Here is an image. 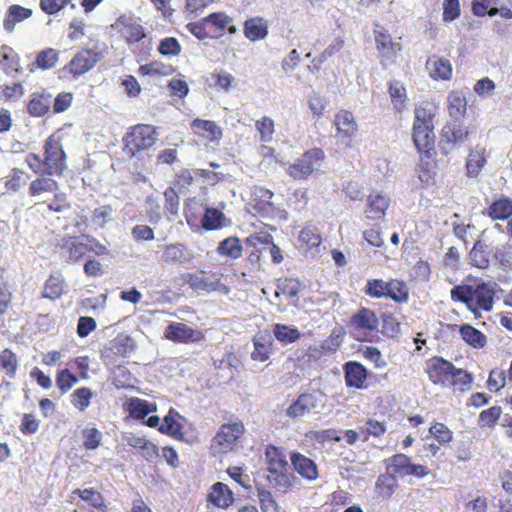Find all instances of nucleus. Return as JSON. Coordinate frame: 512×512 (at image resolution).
<instances>
[{
	"instance_id": "f257e3e1",
	"label": "nucleus",
	"mask_w": 512,
	"mask_h": 512,
	"mask_svg": "<svg viewBox=\"0 0 512 512\" xmlns=\"http://www.w3.org/2000/svg\"><path fill=\"white\" fill-rule=\"evenodd\" d=\"M25 163L35 174L46 176H62L67 170V156L61 139L52 134L44 142L43 155L30 152Z\"/></svg>"
},
{
	"instance_id": "f03ea898",
	"label": "nucleus",
	"mask_w": 512,
	"mask_h": 512,
	"mask_svg": "<svg viewBox=\"0 0 512 512\" xmlns=\"http://www.w3.org/2000/svg\"><path fill=\"white\" fill-rule=\"evenodd\" d=\"M495 284L482 282L476 285H457L451 290L453 301L464 303L475 316L481 311L492 310L495 301Z\"/></svg>"
},
{
	"instance_id": "7ed1b4c3",
	"label": "nucleus",
	"mask_w": 512,
	"mask_h": 512,
	"mask_svg": "<svg viewBox=\"0 0 512 512\" xmlns=\"http://www.w3.org/2000/svg\"><path fill=\"white\" fill-rule=\"evenodd\" d=\"M157 141L158 132L155 126L143 123L132 125L122 137L123 153L129 159H140Z\"/></svg>"
},
{
	"instance_id": "20e7f679",
	"label": "nucleus",
	"mask_w": 512,
	"mask_h": 512,
	"mask_svg": "<svg viewBox=\"0 0 512 512\" xmlns=\"http://www.w3.org/2000/svg\"><path fill=\"white\" fill-rule=\"evenodd\" d=\"M186 29L198 40L216 39L226 33L235 34L237 32L233 18L225 12L210 13L199 21L188 23Z\"/></svg>"
},
{
	"instance_id": "39448f33",
	"label": "nucleus",
	"mask_w": 512,
	"mask_h": 512,
	"mask_svg": "<svg viewBox=\"0 0 512 512\" xmlns=\"http://www.w3.org/2000/svg\"><path fill=\"white\" fill-rule=\"evenodd\" d=\"M107 53L105 44H95L92 48H82L60 70L61 77L76 80L92 70Z\"/></svg>"
},
{
	"instance_id": "423d86ee",
	"label": "nucleus",
	"mask_w": 512,
	"mask_h": 512,
	"mask_svg": "<svg viewBox=\"0 0 512 512\" xmlns=\"http://www.w3.org/2000/svg\"><path fill=\"white\" fill-rule=\"evenodd\" d=\"M498 230L484 229L478 239L474 242L469 252V263L478 269H487L494 259V249L496 248V238H502L500 225L496 224Z\"/></svg>"
},
{
	"instance_id": "0eeeda50",
	"label": "nucleus",
	"mask_w": 512,
	"mask_h": 512,
	"mask_svg": "<svg viewBox=\"0 0 512 512\" xmlns=\"http://www.w3.org/2000/svg\"><path fill=\"white\" fill-rule=\"evenodd\" d=\"M264 463L271 483L283 488L291 485V474L288 472V462L282 447L268 444L265 447Z\"/></svg>"
},
{
	"instance_id": "6e6552de",
	"label": "nucleus",
	"mask_w": 512,
	"mask_h": 512,
	"mask_svg": "<svg viewBox=\"0 0 512 512\" xmlns=\"http://www.w3.org/2000/svg\"><path fill=\"white\" fill-rule=\"evenodd\" d=\"M244 432V424L240 421L222 424L211 440L210 453L216 456L234 451Z\"/></svg>"
},
{
	"instance_id": "1a4fd4ad",
	"label": "nucleus",
	"mask_w": 512,
	"mask_h": 512,
	"mask_svg": "<svg viewBox=\"0 0 512 512\" xmlns=\"http://www.w3.org/2000/svg\"><path fill=\"white\" fill-rule=\"evenodd\" d=\"M222 277L223 275L217 272L198 270L185 273L182 279L195 292H219L227 295L230 293V287L222 282Z\"/></svg>"
},
{
	"instance_id": "9d476101",
	"label": "nucleus",
	"mask_w": 512,
	"mask_h": 512,
	"mask_svg": "<svg viewBox=\"0 0 512 512\" xmlns=\"http://www.w3.org/2000/svg\"><path fill=\"white\" fill-rule=\"evenodd\" d=\"M324 158L325 154L321 148L309 149L289 165L287 174L294 180H305L313 174Z\"/></svg>"
},
{
	"instance_id": "9b49d317",
	"label": "nucleus",
	"mask_w": 512,
	"mask_h": 512,
	"mask_svg": "<svg viewBox=\"0 0 512 512\" xmlns=\"http://www.w3.org/2000/svg\"><path fill=\"white\" fill-rule=\"evenodd\" d=\"M386 471L395 477L413 476L419 479L430 474L426 465L412 463L411 458L403 453L394 454L386 460Z\"/></svg>"
},
{
	"instance_id": "f8f14e48",
	"label": "nucleus",
	"mask_w": 512,
	"mask_h": 512,
	"mask_svg": "<svg viewBox=\"0 0 512 512\" xmlns=\"http://www.w3.org/2000/svg\"><path fill=\"white\" fill-rule=\"evenodd\" d=\"M88 242H81L77 237L63 238L60 245L61 251L70 262H78L95 250L96 254L102 255L106 252V247L94 238H87Z\"/></svg>"
},
{
	"instance_id": "ddd939ff",
	"label": "nucleus",
	"mask_w": 512,
	"mask_h": 512,
	"mask_svg": "<svg viewBox=\"0 0 512 512\" xmlns=\"http://www.w3.org/2000/svg\"><path fill=\"white\" fill-rule=\"evenodd\" d=\"M379 319L376 313L366 307L360 308L349 320V327L358 334L360 341H372L378 331Z\"/></svg>"
},
{
	"instance_id": "4468645a",
	"label": "nucleus",
	"mask_w": 512,
	"mask_h": 512,
	"mask_svg": "<svg viewBox=\"0 0 512 512\" xmlns=\"http://www.w3.org/2000/svg\"><path fill=\"white\" fill-rule=\"evenodd\" d=\"M113 26L120 38L129 46L139 43L147 36L140 18L132 15L119 16Z\"/></svg>"
},
{
	"instance_id": "2eb2a0df",
	"label": "nucleus",
	"mask_w": 512,
	"mask_h": 512,
	"mask_svg": "<svg viewBox=\"0 0 512 512\" xmlns=\"http://www.w3.org/2000/svg\"><path fill=\"white\" fill-rule=\"evenodd\" d=\"M274 193L263 186L255 185L251 188L249 206L255 215L262 218H272L276 207L272 202Z\"/></svg>"
},
{
	"instance_id": "dca6fc26",
	"label": "nucleus",
	"mask_w": 512,
	"mask_h": 512,
	"mask_svg": "<svg viewBox=\"0 0 512 512\" xmlns=\"http://www.w3.org/2000/svg\"><path fill=\"white\" fill-rule=\"evenodd\" d=\"M373 34L376 48L381 58L390 62H395L396 57L400 54L403 48L401 42L402 38L398 37L397 39H393L388 30L378 26L374 29Z\"/></svg>"
},
{
	"instance_id": "f3484780",
	"label": "nucleus",
	"mask_w": 512,
	"mask_h": 512,
	"mask_svg": "<svg viewBox=\"0 0 512 512\" xmlns=\"http://www.w3.org/2000/svg\"><path fill=\"white\" fill-rule=\"evenodd\" d=\"M470 135L467 126L459 120L446 123L441 131L440 150L443 155H448L450 150L458 143L465 142Z\"/></svg>"
},
{
	"instance_id": "a211bd4d",
	"label": "nucleus",
	"mask_w": 512,
	"mask_h": 512,
	"mask_svg": "<svg viewBox=\"0 0 512 512\" xmlns=\"http://www.w3.org/2000/svg\"><path fill=\"white\" fill-rule=\"evenodd\" d=\"M164 338L174 343H196L205 340V334L182 322H171L164 330Z\"/></svg>"
},
{
	"instance_id": "6ab92c4d",
	"label": "nucleus",
	"mask_w": 512,
	"mask_h": 512,
	"mask_svg": "<svg viewBox=\"0 0 512 512\" xmlns=\"http://www.w3.org/2000/svg\"><path fill=\"white\" fill-rule=\"evenodd\" d=\"M333 125L336 128V137L346 145H350L358 132V124L353 113L342 109L334 116Z\"/></svg>"
},
{
	"instance_id": "aec40b11",
	"label": "nucleus",
	"mask_w": 512,
	"mask_h": 512,
	"mask_svg": "<svg viewBox=\"0 0 512 512\" xmlns=\"http://www.w3.org/2000/svg\"><path fill=\"white\" fill-rule=\"evenodd\" d=\"M454 364L443 357L434 356L427 362L425 372L429 380L442 387H446L448 384V378L453 371Z\"/></svg>"
},
{
	"instance_id": "412c9836",
	"label": "nucleus",
	"mask_w": 512,
	"mask_h": 512,
	"mask_svg": "<svg viewBox=\"0 0 512 512\" xmlns=\"http://www.w3.org/2000/svg\"><path fill=\"white\" fill-rule=\"evenodd\" d=\"M344 381L347 388L362 390L366 388L368 371L358 361H348L343 365Z\"/></svg>"
},
{
	"instance_id": "4be33fe9",
	"label": "nucleus",
	"mask_w": 512,
	"mask_h": 512,
	"mask_svg": "<svg viewBox=\"0 0 512 512\" xmlns=\"http://www.w3.org/2000/svg\"><path fill=\"white\" fill-rule=\"evenodd\" d=\"M317 407V397L313 393L304 392L287 407L285 414L290 419H299Z\"/></svg>"
},
{
	"instance_id": "5701e85b",
	"label": "nucleus",
	"mask_w": 512,
	"mask_h": 512,
	"mask_svg": "<svg viewBox=\"0 0 512 512\" xmlns=\"http://www.w3.org/2000/svg\"><path fill=\"white\" fill-rule=\"evenodd\" d=\"M390 199L380 193V192H372L367 196L366 205L364 209V213L367 219L370 220H382L386 211L389 208Z\"/></svg>"
},
{
	"instance_id": "b1692460",
	"label": "nucleus",
	"mask_w": 512,
	"mask_h": 512,
	"mask_svg": "<svg viewBox=\"0 0 512 512\" xmlns=\"http://www.w3.org/2000/svg\"><path fill=\"white\" fill-rule=\"evenodd\" d=\"M412 140L418 153L436 154L434 128L412 127Z\"/></svg>"
},
{
	"instance_id": "393cba45",
	"label": "nucleus",
	"mask_w": 512,
	"mask_h": 512,
	"mask_svg": "<svg viewBox=\"0 0 512 512\" xmlns=\"http://www.w3.org/2000/svg\"><path fill=\"white\" fill-rule=\"evenodd\" d=\"M290 461L293 469L305 480L314 481L318 478V466L304 454L293 451L290 453Z\"/></svg>"
},
{
	"instance_id": "a878e982",
	"label": "nucleus",
	"mask_w": 512,
	"mask_h": 512,
	"mask_svg": "<svg viewBox=\"0 0 512 512\" xmlns=\"http://www.w3.org/2000/svg\"><path fill=\"white\" fill-rule=\"evenodd\" d=\"M134 348L135 343L130 336H118L110 341L101 353L103 358L113 361L116 357H126Z\"/></svg>"
},
{
	"instance_id": "bb28decb",
	"label": "nucleus",
	"mask_w": 512,
	"mask_h": 512,
	"mask_svg": "<svg viewBox=\"0 0 512 512\" xmlns=\"http://www.w3.org/2000/svg\"><path fill=\"white\" fill-rule=\"evenodd\" d=\"M426 68L429 71L430 77L434 80L448 81L453 74L450 61L437 55H431L427 58Z\"/></svg>"
},
{
	"instance_id": "cd10ccee",
	"label": "nucleus",
	"mask_w": 512,
	"mask_h": 512,
	"mask_svg": "<svg viewBox=\"0 0 512 512\" xmlns=\"http://www.w3.org/2000/svg\"><path fill=\"white\" fill-rule=\"evenodd\" d=\"M193 133L209 142H217L222 138V129L212 120L196 118L191 122Z\"/></svg>"
},
{
	"instance_id": "c85d7f7f",
	"label": "nucleus",
	"mask_w": 512,
	"mask_h": 512,
	"mask_svg": "<svg viewBox=\"0 0 512 512\" xmlns=\"http://www.w3.org/2000/svg\"><path fill=\"white\" fill-rule=\"evenodd\" d=\"M38 177L33 179L28 187V195L32 198H39L45 194H53L60 189L58 181L52 176L37 174Z\"/></svg>"
},
{
	"instance_id": "c756f323",
	"label": "nucleus",
	"mask_w": 512,
	"mask_h": 512,
	"mask_svg": "<svg viewBox=\"0 0 512 512\" xmlns=\"http://www.w3.org/2000/svg\"><path fill=\"white\" fill-rule=\"evenodd\" d=\"M268 32V21L261 16L248 18L243 23V34L252 42L265 39Z\"/></svg>"
},
{
	"instance_id": "7c9ffc66",
	"label": "nucleus",
	"mask_w": 512,
	"mask_h": 512,
	"mask_svg": "<svg viewBox=\"0 0 512 512\" xmlns=\"http://www.w3.org/2000/svg\"><path fill=\"white\" fill-rule=\"evenodd\" d=\"M162 260L166 264L183 265L192 260V255L185 245L173 243L165 246Z\"/></svg>"
},
{
	"instance_id": "2f4dec72",
	"label": "nucleus",
	"mask_w": 512,
	"mask_h": 512,
	"mask_svg": "<svg viewBox=\"0 0 512 512\" xmlns=\"http://www.w3.org/2000/svg\"><path fill=\"white\" fill-rule=\"evenodd\" d=\"M207 501L215 507L226 509L233 503L234 497L228 485L216 482L208 493Z\"/></svg>"
},
{
	"instance_id": "473e14b6",
	"label": "nucleus",
	"mask_w": 512,
	"mask_h": 512,
	"mask_svg": "<svg viewBox=\"0 0 512 512\" xmlns=\"http://www.w3.org/2000/svg\"><path fill=\"white\" fill-rule=\"evenodd\" d=\"M129 416L136 420H142L147 415L157 410V406L139 397H131L123 405Z\"/></svg>"
},
{
	"instance_id": "72a5a7b5",
	"label": "nucleus",
	"mask_w": 512,
	"mask_h": 512,
	"mask_svg": "<svg viewBox=\"0 0 512 512\" xmlns=\"http://www.w3.org/2000/svg\"><path fill=\"white\" fill-rule=\"evenodd\" d=\"M487 162V151L484 146L473 147L466 159V172L469 177H477Z\"/></svg>"
},
{
	"instance_id": "f704fd0d",
	"label": "nucleus",
	"mask_w": 512,
	"mask_h": 512,
	"mask_svg": "<svg viewBox=\"0 0 512 512\" xmlns=\"http://www.w3.org/2000/svg\"><path fill=\"white\" fill-rule=\"evenodd\" d=\"M385 299H390L398 304L406 303L409 300V287L404 280L390 278L386 282Z\"/></svg>"
},
{
	"instance_id": "c9c22d12",
	"label": "nucleus",
	"mask_w": 512,
	"mask_h": 512,
	"mask_svg": "<svg viewBox=\"0 0 512 512\" xmlns=\"http://www.w3.org/2000/svg\"><path fill=\"white\" fill-rule=\"evenodd\" d=\"M447 110L454 120H460L467 112V99L463 91L452 90L447 96Z\"/></svg>"
},
{
	"instance_id": "e433bc0d",
	"label": "nucleus",
	"mask_w": 512,
	"mask_h": 512,
	"mask_svg": "<svg viewBox=\"0 0 512 512\" xmlns=\"http://www.w3.org/2000/svg\"><path fill=\"white\" fill-rule=\"evenodd\" d=\"M399 487L397 477L390 472L380 474L375 482V493L378 498L389 500Z\"/></svg>"
},
{
	"instance_id": "4c0bfd02",
	"label": "nucleus",
	"mask_w": 512,
	"mask_h": 512,
	"mask_svg": "<svg viewBox=\"0 0 512 512\" xmlns=\"http://www.w3.org/2000/svg\"><path fill=\"white\" fill-rule=\"evenodd\" d=\"M65 293V281L60 272L51 273L44 283L42 298L56 300Z\"/></svg>"
},
{
	"instance_id": "58836bf2",
	"label": "nucleus",
	"mask_w": 512,
	"mask_h": 512,
	"mask_svg": "<svg viewBox=\"0 0 512 512\" xmlns=\"http://www.w3.org/2000/svg\"><path fill=\"white\" fill-rule=\"evenodd\" d=\"M51 102V95L49 93H33L27 104V112L32 117H42L48 113Z\"/></svg>"
},
{
	"instance_id": "ea45409f",
	"label": "nucleus",
	"mask_w": 512,
	"mask_h": 512,
	"mask_svg": "<svg viewBox=\"0 0 512 512\" xmlns=\"http://www.w3.org/2000/svg\"><path fill=\"white\" fill-rule=\"evenodd\" d=\"M32 10L29 8H25L18 4H13L8 7L4 21L3 27L7 32H12L14 30L15 25L18 22H21L25 19H28L32 16Z\"/></svg>"
},
{
	"instance_id": "a19ab883",
	"label": "nucleus",
	"mask_w": 512,
	"mask_h": 512,
	"mask_svg": "<svg viewBox=\"0 0 512 512\" xmlns=\"http://www.w3.org/2000/svg\"><path fill=\"white\" fill-rule=\"evenodd\" d=\"M180 417L179 413L171 408L167 415L164 417L163 422L158 427V430L166 435H169L176 439L183 438V426L177 420Z\"/></svg>"
},
{
	"instance_id": "79ce46f5",
	"label": "nucleus",
	"mask_w": 512,
	"mask_h": 512,
	"mask_svg": "<svg viewBox=\"0 0 512 512\" xmlns=\"http://www.w3.org/2000/svg\"><path fill=\"white\" fill-rule=\"evenodd\" d=\"M446 387L452 388L454 391L466 392L470 389L473 383V375L462 368H457L455 365L453 371L448 378Z\"/></svg>"
},
{
	"instance_id": "37998d69",
	"label": "nucleus",
	"mask_w": 512,
	"mask_h": 512,
	"mask_svg": "<svg viewBox=\"0 0 512 512\" xmlns=\"http://www.w3.org/2000/svg\"><path fill=\"white\" fill-rule=\"evenodd\" d=\"M388 93L395 112L402 113L406 109L407 91L403 83L393 80L389 83Z\"/></svg>"
},
{
	"instance_id": "c03bdc74",
	"label": "nucleus",
	"mask_w": 512,
	"mask_h": 512,
	"mask_svg": "<svg viewBox=\"0 0 512 512\" xmlns=\"http://www.w3.org/2000/svg\"><path fill=\"white\" fill-rule=\"evenodd\" d=\"M492 220H506L512 215V199L502 197L493 201L484 213Z\"/></svg>"
},
{
	"instance_id": "a18cd8bd",
	"label": "nucleus",
	"mask_w": 512,
	"mask_h": 512,
	"mask_svg": "<svg viewBox=\"0 0 512 512\" xmlns=\"http://www.w3.org/2000/svg\"><path fill=\"white\" fill-rule=\"evenodd\" d=\"M459 333L462 340L475 349L483 348L487 343L485 334L470 324L461 325Z\"/></svg>"
},
{
	"instance_id": "49530a36",
	"label": "nucleus",
	"mask_w": 512,
	"mask_h": 512,
	"mask_svg": "<svg viewBox=\"0 0 512 512\" xmlns=\"http://www.w3.org/2000/svg\"><path fill=\"white\" fill-rule=\"evenodd\" d=\"M242 251L243 247L241 245L240 239L235 236L225 238L219 243L217 247V253L219 255L230 258L232 260L240 258Z\"/></svg>"
},
{
	"instance_id": "de8ad7c7",
	"label": "nucleus",
	"mask_w": 512,
	"mask_h": 512,
	"mask_svg": "<svg viewBox=\"0 0 512 512\" xmlns=\"http://www.w3.org/2000/svg\"><path fill=\"white\" fill-rule=\"evenodd\" d=\"M274 337L282 344L288 345L297 342L301 338L300 331L293 326L276 323L273 326Z\"/></svg>"
},
{
	"instance_id": "09e8293b",
	"label": "nucleus",
	"mask_w": 512,
	"mask_h": 512,
	"mask_svg": "<svg viewBox=\"0 0 512 512\" xmlns=\"http://www.w3.org/2000/svg\"><path fill=\"white\" fill-rule=\"evenodd\" d=\"M126 441L130 447L143 451V455L147 459L158 456V447L154 443L147 440L144 436L131 434L130 436L126 437Z\"/></svg>"
},
{
	"instance_id": "8fccbe9b",
	"label": "nucleus",
	"mask_w": 512,
	"mask_h": 512,
	"mask_svg": "<svg viewBox=\"0 0 512 512\" xmlns=\"http://www.w3.org/2000/svg\"><path fill=\"white\" fill-rule=\"evenodd\" d=\"M435 112L432 109L431 104L422 103L417 105L414 110V121L412 127H432L434 128Z\"/></svg>"
},
{
	"instance_id": "3c124183",
	"label": "nucleus",
	"mask_w": 512,
	"mask_h": 512,
	"mask_svg": "<svg viewBox=\"0 0 512 512\" xmlns=\"http://www.w3.org/2000/svg\"><path fill=\"white\" fill-rule=\"evenodd\" d=\"M419 155V163L417 165L418 177L422 182H429L433 178L437 167L436 154H432L429 157L427 153H419Z\"/></svg>"
},
{
	"instance_id": "603ef678",
	"label": "nucleus",
	"mask_w": 512,
	"mask_h": 512,
	"mask_svg": "<svg viewBox=\"0 0 512 512\" xmlns=\"http://www.w3.org/2000/svg\"><path fill=\"white\" fill-rule=\"evenodd\" d=\"M301 291V283L295 278H279L276 283V296L283 295L287 299L296 297Z\"/></svg>"
},
{
	"instance_id": "864d4df0",
	"label": "nucleus",
	"mask_w": 512,
	"mask_h": 512,
	"mask_svg": "<svg viewBox=\"0 0 512 512\" xmlns=\"http://www.w3.org/2000/svg\"><path fill=\"white\" fill-rule=\"evenodd\" d=\"M225 215L216 208H205L201 219L203 229L207 231L218 230L224 226Z\"/></svg>"
},
{
	"instance_id": "5fc2aeb1",
	"label": "nucleus",
	"mask_w": 512,
	"mask_h": 512,
	"mask_svg": "<svg viewBox=\"0 0 512 512\" xmlns=\"http://www.w3.org/2000/svg\"><path fill=\"white\" fill-rule=\"evenodd\" d=\"M503 238H496L494 260L506 268L512 266V244L508 241L503 242Z\"/></svg>"
},
{
	"instance_id": "6e6d98bb",
	"label": "nucleus",
	"mask_w": 512,
	"mask_h": 512,
	"mask_svg": "<svg viewBox=\"0 0 512 512\" xmlns=\"http://www.w3.org/2000/svg\"><path fill=\"white\" fill-rule=\"evenodd\" d=\"M74 493L77 494L80 499L89 503L92 507L101 511L107 510L105 499L98 490L94 488L76 489Z\"/></svg>"
},
{
	"instance_id": "4d7b16f0",
	"label": "nucleus",
	"mask_w": 512,
	"mask_h": 512,
	"mask_svg": "<svg viewBox=\"0 0 512 512\" xmlns=\"http://www.w3.org/2000/svg\"><path fill=\"white\" fill-rule=\"evenodd\" d=\"M18 369L16 354L9 348L0 352V370L4 371L10 378H14Z\"/></svg>"
},
{
	"instance_id": "13d9d810",
	"label": "nucleus",
	"mask_w": 512,
	"mask_h": 512,
	"mask_svg": "<svg viewBox=\"0 0 512 512\" xmlns=\"http://www.w3.org/2000/svg\"><path fill=\"white\" fill-rule=\"evenodd\" d=\"M194 183V175L189 169H182L175 174L173 180V188L171 192L173 194L186 193Z\"/></svg>"
},
{
	"instance_id": "bf43d9fd",
	"label": "nucleus",
	"mask_w": 512,
	"mask_h": 512,
	"mask_svg": "<svg viewBox=\"0 0 512 512\" xmlns=\"http://www.w3.org/2000/svg\"><path fill=\"white\" fill-rule=\"evenodd\" d=\"M93 391L89 387H80L71 394V404L79 411L84 412L93 398Z\"/></svg>"
},
{
	"instance_id": "052dcab7",
	"label": "nucleus",
	"mask_w": 512,
	"mask_h": 512,
	"mask_svg": "<svg viewBox=\"0 0 512 512\" xmlns=\"http://www.w3.org/2000/svg\"><path fill=\"white\" fill-rule=\"evenodd\" d=\"M387 431L386 424L378 420L369 418L365 422V426L360 428V433L363 435V441H368L369 437L380 438Z\"/></svg>"
},
{
	"instance_id": "680f3d73",
	"label": "nucleus",
	"mask_w": 512,
	"mask_h": 512,
	"mask_svg": "<svg viewBox=\"0 0 512 512\" xmlns=\"http://www.w3.org/2000/svg\"><path fill=\"white\" fill-rule=\"evenodd\" d=\"M305 436L310 441L316 442L318 444H324L327 441L339 442L341 440L339 431L334 428L324 430H310L305 434Z\"/></svg>"
},
{
	"instance_id": "e2e57ef3",
	"label": "nucleus",
	"mask_w": 512,
	"mask_h": 512,
	"mask_svg": "<svg viewBox=\"0 0 512 512\" xmlns=\"http://www.w3.org/2000/svg\"><path fill=\"white\" fill-rule=\"evenodd\" d=\"M322 357L323 354L319 347L317 345H310L303 355L297 357V365L301 370L311 368Z\"/></svg>"
},
{
	"instance_id": "0e129e2a",
	"label": "nucleus",
	"mask_w": 512,
	"mask_h": 512,
	"mask_svg": "<svg viewBox=\"0 0 512 512\" xmlns=\"http://www.w3.org/2000/svg\"><path fill=\"white\" fill-rule=\"evenodd\" d=\"M26 173L22 169L12 168L6 178L4 187L8 192H17L26 184Z\"/></svg>"
},
{
	"instance_id": "69168bd1",
	"label": "nucleus",
	"mask_w": 512,
	"mask_h": 512,
	"mask_svg": "<svg viewBox=\"0 0 512 512\" xmlns=\"http://www.w3.org/2000/svg\"><path fill=\"white\" fill-rule=\"evenodd\" d=\"M59 60V53L56 49L47 48L38 53L35 64L42 70L53 68Z\"/></svg>"
},
{
	"instance_id": "338daca9",
	"label": "nucleus",
	"mask_w": 512,
	"mask_h": 512,
	"mask_svg": "<svg viewBox=\"0 0 512 512\" xmlns=\"http://www.w3.org/2000/svg\"><path fill=\"white\" fill-rule=\"evenodd\" d=\"M13 294L8 280L0 275V316L8 313L11 308Z\"/></svg>"
},
{
	"instance_id": "774afa93",
	"label": "nucleus",
	"mask_w": 512,
	"mask_h": 512,
	"mask_svg": "<svg viewBox=\"0 0 512 512\" xmlns=\"http://www.w3.org/2000/svg\"><path fill=\"white\" fill-rule=\"evenodd\" d=\"M255 128L260 135V140L262 142H271L273 139V134L275 132V124L273 119L268 116H263L260 119L256 120Z\"/></svg>"
}]
</instances>
